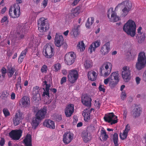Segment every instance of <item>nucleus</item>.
Listing matches in <instances>:
<instances>
[{
	"label": "nucleus",
	"instance_id": "51",
	"mask_svg": "<svg viewBox=\"0 0 146 146\" xmlns=\"http://www.w3.org/2000/svg\"><path fill=\"white\" fill-rule=\"evenodd\" d=\"M28 50L27 48H25L24 50L22 51L20 55L25 57Z\"/></svg>",
	"mask_w": 146,
	"mask_h": 146
},
{
	"label": "nucleus",
	"instance_id": "18",
	"mask_svg": "<svg viewBox=\"0 0 146 146\" xmlns=\"http://www.w3.org/2000/svg\"><path fill=\"white\" fill-rule=\"evenodd\" d=\"M73 137V135L70 132H66L63 136V141L66 144L70 143L72 141Z\"/></svg>",
	"mask_w": 146,
	"mask_h": 146
},
{
	"label": "nucleus",
	"instance_id": "15",
	"mask_svg": "<svg viewBox=\"0 0 146 146\" xmlns=\"http://www.w3.org/2000/svg\"><path fill=\"white\" fill-rule=\"evenodd\" d=\"M23 119V114L20 111L16 113L13 119L14 125L16 126L18 125L22 122Z\"/></svg>",
	"mask_w": 146,
	"mask_h": 146
},
{
	"label": "nucleus",
	"instance_id": "45",
	"mask_svg": "<svg viewBox=\"0 0 146 146\" xmlns=\"http://www.w3.org/2000/svg\"><path fill=\"white\" fill-rule=\"evenodd\" d=\"M33 94V98L35 100H39L40 99V94L36 93L35 94Z\"/></svg>",
	"mask_w": 146,
	"mask_h": 146
},
{
	"label": "nucleus",
	"instance_id": "43",
	"mask_svg": "<svg viewBox=\"0 0 146 146\" xmlns=\"http://www.w3.org/2000/svg\"><path fill=\"white\" fill-rule=\"evenodd\" d=\"M15 70V68H11L10 70H9L8 74V76L9 78H11L12 77Z\"/></svg>",
	"mask_w": 146,
	"mask_h": 146
},
{
	"label": "nucleus",
	"instance_id": "36",
	"mask_svg": "<svg viewBox=\"0 0 146 146\" xmlns=\"http://www.w3.org/2000/svg\"><path fill=\"white\" fill-rule=\"evenodd\" d=\"M91 21H90V18L87 19V22L86 24V26L87 28H89L91 25L93 23L94 19L93 17H91Z\"/></svg>",
	"mask_w": 146,
	"mask_h": 146
},
{
	"label": "nucleus",
	"instance_id": "21",
	"mask_svg": "<svg viewBox=\"0 0 146 146\" xmlns=\"http://www.w3.org/2000/svg\"><path fill=\"white\" fill-rule=\"evenodd\" d=\"M46 113V107L41 109L37 112L36 114V117L37 119L41 120L45 117V115Z\"/></svg>",
	"mask_w": 146,
	"mask_h": 146
},
{
	"label": "nucleus",
	"instance_id": "56",
	"mask_svg": "<svg viewBox=\"0 0 146 146\" xmlns=\"http://www.w3.org/2000/svg\"><path fill=\"white\" fill-rule=\"evenodd\" d=\"M25 57L20 55L18 59V62L20 64L21 63L23 62V59Z\"/></svg>",
	"mask_w": 146,
	"mask_h": 146
},
{
	"label": "nucleus",
	"instance_id": "8",
	"mask_svg": "<svg viewBox=\"0 0 146 146\" xmlns=\"http://www.w3.org/2000/svg\"><path fill=\"white\" fill-rule=\"evenodd\" d=\"M43 52L46 58H50L54 55V48L49 44H46L44 47Z\"/></svg>",
	"mask_w": 146,
	"mask_h": 146
},
{
	"label": "nucleus",
	"instance_id": "24",
	"mask_svg": "<svg viewBox=\"0 0 146 146\" xmlns=\"http://www.w3.org/2000/svg\"><path fill=\"white\" fill-rule=\"evenodd\" d=\"M43 125L48 128L50 129L55 128L54 122L50 119H47L45 120L43 123Z\"/></svg>",
	"mask_w": 146,
	"mask_h": 146
},
{
	"label": "nucleus",
	"instance_id": "22",
	"mask_svg": "<svg viewBox=\"0 0 146 146\" xmlns=\"http://www.w3.org/2000/svg\"><path fill=\"white\" fill-rule=\"evenodd\" d=\"M142 28L141 27H139L137 29V33L136 35V38L138 41H143L145 38V35L144 33L141 31Z\"/></svg>",
	"mask_w": 146,
	"mask_h": 146
},
{
	"label": "nucleus",
	"instance_id": "38",
	"mask_svg": "<svg viewBox=\"0 0 146 146\" xmlns=\"http://www.w3.org/2000/svg\"><path fill=\"white\" fill-rule=\"evenodd\" d=\"M92 65V60H86L85 62L84 66L85 68L88 69L91 67Z\"/></svg>",
	"mask_w": 146,
	"mask_h": 146
},
{
	"label": "nucleus",
	"instance_id": "29",
	"mask_svg": "<svg viewBox=\"0 0 146 146\" xmlns=\"http://www.w3.org/2000/svg\"><path fill=\"white\" fill-rule=\"evenodd\" d=\"M80 7L78 6L76 8L73 9L72 11V13L69 15V17L71 18H74L77 16L80 13Z\"/></svg>",
	"mask_w": 146,
	"mask_h": 146
},
{
	"label": "nucleus",
	"instance_id": "55",
	"mask_svg": "<svg viewBox=\"0 0 146 146\" xmlns=\"http://www.w3.org/2000/svg\"><path fill=\"white\" fill-rule=\"evenodd\" d=\"M111 80V78L110 77V76L108 78L104 79V84L105 85H107L109 82H110V81Z\"/></svg>",
	"mask_w": 146,
	"mask_h": 146
},
{
	"label": "nucleus",
	"instance_id": "46",
	"mask_svg": "<svg viewBox=\"0 0 146 146\" xmlns=\"http://www.w3.org/2000/svg\"><path fill=\"white\" fill-rule=\"evenodd\" d=\"M121 99L123 100L125 99L127 97V94L125 91H123L120 95Z\"/></svg>",
	"mask_w": 146,
	"mask_h": 146
},
{
	"label": "nucleus",
	"instance_id": "6",
	"mask_svg": "<svg viewBox=\"0 0 146 146\" xmlns=\"http://www.w3.org/2000/svg\"><path fill=\"white\" fill-rule=\"evenodd\" d=\"M38 29L40 32H45L48 30L49 24L47 20L44 17H41L37 21Z\"/></svg>",
	"mask_w": 146,
	"mask_h": 146
},
{
	"label": "nucleus",
	"instance_id": "14",
	"mask_svg": "<svg viewBox=\"0 0 146 146\" xmlns=\"http://www.w3.org/2000/svg\"><path fill=\"white\" fill-rule=\"evenodd\" d=\"M68 73V77L69 81L72 83H74L78 78V72L76 70H72L69 71Z\"/></svg>",
	"mask_w": 146,
	"mask_h": 146
},
{
	"label": "nucleus",
	"instance_id": "47",
	"mask_svg": "<svg viewBox=\"0 0 146 146\" xmlns=\"http://www.w3.org/2000/svg\"><path fill=\"white\" fill-rule=\"evenodd\" d=\"M78 27H77L76 28H74L72 30V34L74 36H76L78 35Z\"/></svg>",
	"mask_w": 146,
	"mask_h": 146
},
{
	"label": "nucleus",
	"instance_id": "11",
	"mask_svg": "<svg viewBox=\"0 0 146 146\" xmlns=\"http://www.w3.org/2000/svg\"><path fill=\"white\" fill-rule=\"evenodd\" d=\"M76 57L73 52H69L65 55L64 61L67 65H70L74 62Z\"/></svg>",
	"mask_w": 146,
	"mask_h": 146
},
{
	"label": "nucleus",
	"instance_id": "26",
	"mask_svg": "<svg viewBox=\"0 0 146 146\" xmlns=\"http://www.w3.org/2000/svg\"><path fill=\"white\" fill-rule=\"evenodd\" d=\"M91 110H89V109H86L83 111V115L84 117V120L86 122H88L90 118Z\"/></svg>",
	"mask_w": 146,
	"mask_h": 146
},
{
	"label": "nucleus",
	"instance_id": "34",
	"mask_svg": "<svg viewBox=\"0 0 146 146\" xmlns=\"http://www.w3.org/2000/svg\"><path fill=\"white\" fill-rule=\"evenodd\" d=\"M77 48L79 52L83 51L85 50V47L83 41H81L78 43Z\"/></svg>",
	"mask_w": 146,
	"mask_h": 146
},
{
	"label": "nucleus",
	"instance_id": "60",
	"mask_svg": "<svg viewBox=\"0 0 146 146\" xmlns=\"http://www.w3.org/2000/svg\"><path fill=\"white\" fill-rule=\"evenodd\" d=\"M8 21V18L7 16H4L2 19L1 22V23H3L6 21Z\"/></svg>",
	"mask_w": 146,
	"mask_h": 146
},
{
	"label": "nucleus",
	"instance_id": "62",
	"mask_svg": "<svg viewBox=\"0 0 146 146\" xmlns=\"http://www.w3.org/2000/svg\"><path fill=\"white\" fill-rule=\"evenodd\" d=\"M99 89L100 91H103L104 92H105V89L104 88L102 85H100L99 87Z\"/></svg>",
	"mask_w": 146,
	"mask_h": 146
},
{
	"label": "nucleus",
	"instance_id": "10",
	"mask_svg": "<svg viewBox=\"0 0 146 146\" xmlns=\"http://www.w3.org/2000/svg\"><path fill=\"white\" fill-rule=\"evenodd\" d=\"M117 116L115 115L113 113H111L105 115L104 117L105 121L110 123L111 125L115 124L117 122Z\"/></svg>",
	"mask_w": 146,
	"mask_h": 146
},
{
	"label": "nucleus",
	"instance_id": "33",
	"mask_svg": "<svg viewBox=\"0 0 146 146\" xmlns=\"http://www.w3.org/2000/svg\"><path fill=\"white\" fill-rule=\"evenodd\" d=\"M111 78V80L119 81V75L118 71L112 73L109 76Z\"/></svg>",
	"mask_w": 146,
	"mask_h": 146
},
{
	"label": "nucleus",
	"instance_id": "61",
	"mask_svg": "<svg viewBox=\"0 0 146 146\" xmlns=\"http://www.w3.org/2000/svg\"><path fill=\"white\" fill-rule=\"evenodd\" d=\"M5 140L3 138H1L0 140V145L3 146L5 144Z\"/></svg>",
	"mask_w": 146,
	"mask_h": 146
},
{
	"label": "nucleus",
	"instance_id": "27",
	"mask_svg": "<svg viewBox=\"0 0 146 146\" xmlns=\"http://www.w3.org/2000/svg\"><path fill=\"white\" fill-rule=\"evenodd\" d=\"M141 111V108L138 106L136 105L132 111L133 116L135 118L139 117L140 115Z\"/></svg>",
	"mask_w": 146,
	"mask_h": 146
},
{
	"label": "nucleus",
	"instance_id": "41",
	"mask_svg": "<svg viewBox=\"0 0 146 146\" xmlns=\"http://www.w3.org/2000/svg\"><path fill=\"white\" fill-rule=\"evenodd\" d=\"M61 65L59 63L55 64L53 65L54 71L57 72L61 68Z\"/></svg>",
	"mask_w": 146,
	"mask_h": 146
},
{
	"label": "nucleus",
	"instance_id": "37",
	"mask_svg": "<svg viewBox=\"0 0 146 146\" xmlns=\"http://www.w3.org/2000/svg\"><path fill=\"white\" fill-rule=\"evenodd\" d=\"M119 81H114L113 80H111L109 83V86L111 89L114 88L117 84Z\"/></svg>",
	"mask_w": 146,
	"mask_h": 146
},
{
	"label": "nucleus",
	"instance_id": "1",
	"mask_svg": "<svg viewBox=\"0 0 146 146\" xmlns=\"http://www.w3.org/2000/svg\"><path fill=\"white\" fill-rule=\"evenodd\" d=\"M136 27L135 23L131 20H129L124 25L123 29L127 34L133 37L136 35Z\"/></svg>",
	"mask_w": 146,
	"mask_h": 146
},
{
	"label": "nucleus",
	"instance_id": "7",
	"mask_svg": "<svg viewBox=\"0 0 146 146\" xmlns=\"http://www.w3.org/2000/svg\"><path fill=\"white\" fill-rule=\"evenodd\" d=\"M20 7L18 5L14 4L11 6L9 9V15L11 17L17 18L21 15Z\"/></svg>",
	"mask_w": 146,
	"mask_h": 146
},
{
	"label": "nucleus",
	"instance_id": "23",
	"mask_svg": "<svg viewBox=\"0 0 146 146\" xmlns=\"http://www.w3.org/2000/svg\"><path fill=\"white\" fill-rule=\"evenodd\" d=\"M110 43L108 42H106L102 47L100 50V52L102 55H105L107 54L109 52L110 50Z\"/></svg>",
	"mask_w": 146,
	"mask_h": 146
},
{
	"label": "nucleus",
	"instance_id": "39",
	"mask_svg": "<svg viewBox=\"0 0 146 146\" xmlns=\"http://www.w3.org/2000/svg\"><path fill=\"white\" fill-rule=\"evenodd\" d=\"M113 140L115 146H118V136L116 133H115L113 136Z\"/></svg>",
	"mask_w": 146,
	"mask_h": 146
},
{
	"label": "nucleus",
	"instance_id": "57",
	"mask_svg": "<svg viewBox=\"0 0 146 146\" xmlns=\"http://www.w3.org/2000/svg\"><path fill=\"white\" fill-rule=\"evenodd\" d=\"M66 81V77H63L60 80V84H62L64 83Z\"/></svg>",
	"mask_w": 146,
	"mask_h": 146
},
{
	"label": "nucleus",
	"instance_id": "44",
	"mask_svg": "<svg viewBox=\"0 0 146 146\" xmlns=\"http://www.w3.org/2000/svg\"><path fill=\"white\" fill-rule=\"evenodd\" d=\"M39 88V87L37 86H36L33 87L32 94H35L36 93L40 94Z\"/></svg>",
	"mask_w": 146,
	"mask_h": 146
},
{
	"label": "nucleus",
	"instance_id": "16",
	"mask_svg": "<svg viewBox=\"0 0 146 146\" xmlns=\"http://www.w3.org/2000/svg\"><path fill=\"white\" fill-rule=\"evenodd\" d=\"M91 98L87 94L82 95L81 97V102L85 106L87 107H90L91 105Z\"/></svg>",
	"mask_w": 146,
	"mask_h": 146
},
{
	"label": "nucleus",
	"instance_id": "52",
	"mask_svg": "<svg viewBox=\"0 0 146 146\" xmlns=\"http://www.w3.org/2000/svg\"><path fill=\"white\" fill-rule=\"evenodd\" d=\"M130 129V126L129 124H127L126 126L125 129L123 131L128 133V132L129 131Z\"/></svg>",
	"mask_w": 146,
	"mask_h": 146
},
{
	"label": "nucleus",
	"instance_id": "54",
	"mask_svg": "<svg viewBox=\"0 0 146 146\" xmlns=\"http://www.w3.org/2000/svg\"><path fill=\"white\" fill-rule=\"evenodd\" d=\"M56 120L59 122L62 119L61 115H57L56 116Z\"/></svg>",
	"mask_w": 146,
	"mask_h": 146
},
{
	"label": "nucleus",
	"instance_id": "48",
	"mask_svg": "<svg viewBox=\"0 0 146 146\" xmlns=\"http://www.w3.org/2000/svg\"><path fill=\"white\" fill-rule=\"evenodd\" d=\"M3 112L5 116L6 117L10 115L8 110L6 108H4L3 110Z\"/></svg>",
	"mask_w": 146,
	"mask_h": 146
},
{
	"label": "nucleus",
	"instance_id": "2",
	"mask_svg": "<svg viewBox=\"0 0 146 146\" xmlns=\"http://www.w3.org/2000/svg\"><path fill=\"white\" fill-rule=\"evenodd\" d=\"M132 7L131 3L128 0H125L119 3L115 7V10L118 8L123 7L121 13L120 17H125L128 14Z\"/></svg>",
	"mask_w": 146,
	"mask_h": 146
},
{
	"label": "nucleus",
	"instance_id": "17",
	"mask_svg": "<svg viewBox=\"0 0 146 146\" xmlns=\"http://www.w3.org/2000/svg\"><path fill=\"white\" fill-rule=\"evenodd\" d=\"M74 111V105L72 104H69L67 105L64 110V113L67 117H70Z\"/></svg>",
	"mask_w": 146,
	"mask_h": 146
},
{
	"label": "nucleus",
	"instance_id": "5",
	"mask_svg": "<svg viewBox=\"0 0 146 146\" xmlns=\"http://www.w3.org/2000/svg\"><path fill=\"white\" fill-rule=\"evenodd\" d=\"M112 66L111 63L109 62H105L101 66L100 72L102 76L106 77L110 73Z\"/></svg>",
	"mask_w": 146,
	"mask_h": 146
},
{
	"label": "nucleus",
	"instance_id": "35",
	"mask_svg": "<svg viewBox=\"0 0 146 146\" xmlns=\"http://www.w3.org/2000/svg\"><path fill=\"white\" fill-rule=\"evenodd\" d=\"M100 137H102L104 141H106L108 138V135L106 134V132L104 128L102 127L100 131Z\"/></svg>",
	"mask_w": 146,
	"mask_h": 146
},
{
	"label": "nucleus",
	"instance_id": "3",
	"mask_svg": "<svg viewBox=\"0 0 146 146\" xmlns=\"http://www.w3.org/2000/svg\"><path fill=\"white\" fill-rule=\"evenodd\" d=\"M28 29L27 25L22 24L19 25L17 30V36L16 38V42L22 40L24 38L27 30Z\"/></svg>",
	"mask_w": 146,
	"mask_h": 146
},
{
	"label": "nucleus",
	"instance_id": "20",
	"mask_svg": "<svg viewBox=\"0 0 146 146\" xmlns=\"http://www.w3.org/2000/svg\"><path fill=\"white\" fill-rule=\"evenodd\" d=\"M63 41L64 38L63 36L56 33L54 39L55 45L58 47H60L63 44Z\"/></svg>",
	"mask_w": 146,
	"mask_h": 146
},
{
	"label": "nucleus",
	"instance_id": "42",
	"mask_svg": "<svg viewBox=\"0 0 146 146\" xmlns=\"http://www.w3.org/2000/svg\"><path fill=\"white\" fill-rule=\"evenodd\" d=\"M128 133L123 131V133H120L119 134V136L121 139L124 140L125 139L127 136Z\"/></svg>",
	"mask_w": 146,
	"mask_h": 146
},
{
	"label": "nucleus",
	"instance_id": "25",
	"mask_svg": "<svg viewBox=\"0 0 146 146\" xmlns=\"http://www.w3.org/2000/svg\"><path fill=\"white\" fill-rule=\"evenodd\" d=\"M100 41L97 40L92 43L89 47L88 51L90 53H92L93 52H95L96 49L100 46Z\"/></svg>",
	"mask_w": 146,
	"mask_h": 146
},
{
	"label": "nucleus",
	"instance_id": "32",
	"mask_svg": "<svg viewBox=\"0 0 146 146\" xmlns=\"http://www.w3.org/2000/svg\"><path fill=\"white\" fill-rule=\"evenodd\" d=\"M88 79L92 81H94L96 79L97 75L96 73L94 71H89L88 74Z\"/></svg>",
	"mask_w": 146,
	"mask_h": 146
},
{
	"label": "nucleus",
	"instance_id": "19",
	"mask_svg": "<svg viewBox=\"0 0 146 146\" xmlns=\"http://www.w3.org/2000/svg\"><path fill=\"white\" fill-rule=\"evenodd\" d=\"M23 107L24 108H29L30 106V100L29 97L25 96L23 97L21 100Z\"/></svg>",
	"mask_w": 146,
	"mask_h": 146
},
{
	"label": "nucleus",
	"instance_id": "63",
	"mask_svg": "<svg viewBox=\"0 0 146 146\" xmlns=\"http://www.w3.org/2000/svg\"><path fill=\"white\" fill-rule=\"evenodd\" d=\"M80 0H74L73 2L72 3V5L73 6H76Z\"/></svg>",
	"mask_w": 146,
	"mask_h": 146
},
{
	"label": "nucleus",
	"instance_id": "49",
	"mask_svg": "<svg viewBox=\"0 0 146 146\" xmlns=\"http://www.w3.org/2000/svg\"><path fill=\"white\" fill-rule=\"evenodd\" d=\"M47 70V67L45 65H44L41 68V71L42 73H46Z\"/></svg>",
	"mask_w": 146,
	"mask_h": 146
},
{
	"label": "nucleus",
	"instance_id": "30",
	"mask_svg": "<svg viewBox=\"0 0 146 146\" xmlns=\"http://www.w3.org/2000/svg\"><path fill=\"white\" fill-rule=\"evenodd\" d=\"M25 146H32V138L30 135H27L23 140Z\"/></svg>",
	"mask_w": 146,
	"mask_h": 146
},
{
	"label": "nucleus",
	"instance_id": "28",
	"mask_svg": "<svg viewBox=\"0 0 146 146\" xmlns=\"http://www.w3.org/2000/svg\"><path fill=\"white\" fill-rule=\"evenodd\" d=\"M82 137L83 141L85 143L89 142L91 139L90 133L87 131L83 132Z\"/></svg>",
	"mask_w": 146,
	"mask_h": 146
},
{
	"label": "nucleus",
	"instance_id": "13",
	"mask_svg": "<svg viewBox=\"0 0 146 146\" xmlns=\"http://www.w3.org/2000/svg\"><path fill=\"white\" fill-rule=\"evenodd\" d=\"M22 131L21 129L12 130L9 133L11 138L14 140H18L22 135Z\"/></svg>",
	"mask_w": 146,
	"mask_h": 146
},
{
	"label": "nucleus",
	"instance_id": "64",
	"mask_svg": "<svg viewBox=\"0 0 146 146\" xmlns=\"http://www.w3.org/2000/svg\"><path fill=\"white\" fill-rule=\"evenodd\" d=\"M143 79L145 81H146V71L143 73Z\"/></svg>",
	"mask_w": 146,
	"mask_h": 146
},
{
	"label": "nucleus",
	"instance_id": "50",
	"mask_svg": "<svg viewBox=\"0 0 146 146\" xmlns=\"http://www.w3.org/2000/svg\"><path fill=\"white\" fill-rule=\"evenodd\" d=\"M1 72L2 76L3 78H4L5 76V74L6 73V68L4 67H3L1 69Z\"/></svg>",
	"mask_w": 146,
	"mask_h": 146
},
{
	"label": "nucleus",
	"instance_id": "58",
	"mask_svg": "<svg viewBox=\"0 0 146 146\" xmlns=\"http://www.w3.org/2000/svg\"><path fill=\"white\" fill-rule=\"evenodd\" d=\"M21 77L20 76H19L18 77V79L17 80V84H18L19 86V87L21 89Z\"/></svg>",
	"mask_w": 146,
	"mask_h": 146
},
{
	"label": "nucleus",
	"instance_id": "40",
	"mask_svg": "<svg viewBox=\"0 0 146 146\" xmlns=\"http://www.w3.org/2000/svg\"><path fill=\"white\" fill-rule=\"evenodd\" d=\"M9 95V94L6 90L3 91L1 94V97L3 99L5 100L6 98Z\"/></svg>",
	"mask_w": 146,
	"mask_h": 146
},
{
	"label": "nucleus",
	"instance_id": "9",
	"mask_svg": "<svg viewBox=\"0 0 146 146\" xmlns=\"http://www.w3.org/2000/svg\"><path fill=\"white\" fill-rule=\"evenodd\" d=\"M121 76L124 81L128 82L131 78V70L129 67L125 66L122 68Z\"/></svg>",
	"mask_w": 146,
	"mask_h": 146
},
{
	"label": "nucleus",
	"instance_id": "4",
	"mask_svg": "<svg viewBox=\"0 0 146 146\" xmlns=\"http://www.w3.org/2000/svg\"><path fill=\"white\" fill-rule=\"evenodd\" d=\"M146 64V57L144 52H140L138 56L137 61L135 65V67L139 70L144 68Z\"/></svg>",
	"mask_w": 146,
	"mask_h": 146
},
{
	"label": "nucleus",
	"instance_id": "59",
	"mask_svg": "<svg viewBox=\"0 0 146 146\" xmlns=\"http://www.w3.org/2000/svg\"><path fill=\"white\" fill-rule=\"evenodd\" d=\"M48 0H44L42 4L43 7L45 8L47 5Z\"/></svg>",
	"mask_w": 146,
	"mask_h": 146
},
{
	"label": "nucleus",
	"instance_id": "12",
	"mask_svg": "<svg viewBox=\"0 0 146 146\" xmlns=\"http://www.w3.org/2000/svg\"><path fill=\"white\" fill-rule=\"evenodd\" d=\"M107 16L110 19V21L115 22L119 21V17L117 16L115 13L113 11V8H110L108 12Z\"/></svg>",
	"mask_w": 146,
	"mask_h": 146
},
{
	"label": "nucleus",
	"instance_id": "31",
	"mask_svg": "<svg viewBox=\"0 0 146 146\" xmlns=\"http://www.w3.org/2000/svg\"><path fill=\"white\" fill-rule=\"evenodd\" d=\"M41 121L40 119H37V117H36L33 118L32 119L31 123L32 128L34 129H36L38 126Z\"/></svg>",
	"mask_w": 146,
	"mask_h": 146
},
{
	"label": "nucleus",
	"instance_id": "53",
	"mask_svg": "<svg viewBox=\"0 0 146 146\" xmlns=\"http://www.w3.org/2000/svg\"><path fill=\"white\" fill-rule=\"evenodd\" d=\"M43 89L44 90V91L43 92V94L42 95V96H44L45 95L47 96L48 97H49V92L48 91H46L45 90V89L44 88H43Z\"/></svg>",
	"mask_w": 146,
	"mask_h": 146
}]
</instances>
